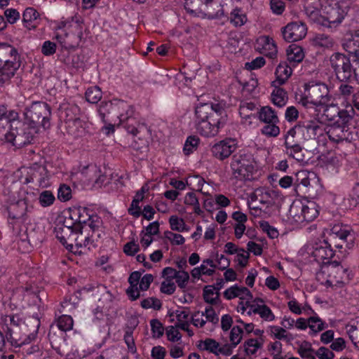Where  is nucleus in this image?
I'll return each mask as SVG.
<instances>
[{"instance_id":"nucleus-1","label":"nucleus","mask_w":359,"mask_h":359,"mask_svg":"<svg viewBox=\"0 0 359 359\" xmlns=\"http://www.w3.org/2000/svg\"><path fill=\"white\" fill-rule=\"evenodd\" d=\"M297 99L298 102L307 109L324 108L323 116L327 121H334L336 117H338L337 121L344 123L353 120L355 113L353 108L349 106L346 109L340 110L337 97L332 96L330 88L324 83L311 81L306 84L304 92Z\"/></svg>"},{"instance_id":"nucleus-2","label":"nucleus","mask_w":359,"mask_h":359,"mask_svg":"<svg viewBox=\"0 0 359 359\" xmlns=\"http://www.w3.org/2000/svg\"><path fill=\"white\" fill-rule=\"evenodd\" d=\"M226 121V113L222 103H200L195 108L194 124L196 130L201 135H217Z\"/></svg>"},{"instance_id":"nucleus-3","label":"nucleus","mask_w":359,"mask_h":359,"mask_svg":"<svg viewBox=\"0 0 359 359\" xmlns=\"http://www.w3.org/2000/svg\"><path fill=\"white\" fill-rule=\"evenodd\" d=\"M347 0H320V8L312 11H307L309 16L313 22L323 26L340 23L349 7Z\"/></svg>"},{"instance_id":"nucleus-4","label":"nucleus","mask_w":359,"mask_h":359,"mask_svg":"<svg viewBox=\"0 0 359 359\" xmlns=\"http://www.w3.org/2000/svg\"><path fill=\"white\" fill-rule=\"evenodd\" d=\"M316 278L327 287L337 289L348 283L351 278L346 266L339 262H332L323 264L320 271L316 273Z\"/></svg>"},{"instance_id":"nucleus-5","label":"nucleus","mask_w":359,"mask_h":359,"mask_svg":"<svg viewBox=\"0 0 359 359\" xmlns=\"http://www.w3.org/2000/svg\"><path fill=\"white\" fill-rule=\"evenodd\" d=\"M0 325L6 333V338L13 346H21L29 344L35 339L36 334L32 333L28 335L20 334L21 327L24 326V321L19 315H2L0 318Z\"/></svg>"},{"instance_id":"nucleus-6","label":"nucleus","mask_w":359,"mask_h":359,"mask_svg":"<svg viewBox=\"0 0 359 359\" xmlns=\"http://www.w3.org/2000/svg\"><path fill=\"white\" fill-rule=\"evenodd\" d=\"M281 198L280 192L267 187L256 189L248 197V206L255 217H260L262 210L273 205Z\"/></svg>"},{"instance_id":"nucleus-7","label":"nucleus","mask_w":359,"mask_h":359,"mask_svg":"<svg viewBox=\"0 0 359 359\" xmlns=\"http://www.w3.org/2000/svg\"><path fill=\"white\" fill-rule=\"evenodd\" d=\"M319 214L318 205L316 202L307 200H295L288 211L291 222L301 224L314 220Z\"/></svg>"},{"instance_id":"nucleus-8","label":"nucleus","mask_w":359,"mask_h":359,"mask_svg":"<svg viewBox=\"0 0 359 359\" xmlns=\"http://www.w3.org/2000/svg\"><path fill=\"white\" fill-rule=\"evenodd\" d=\"M23 114L25 122L36 130V128L39 126H42L43 128L48 126L51 112L48 104L43 102H36L27 107Z\"/></svg>"},{"instance_id":"nucleus-9","label":"nucleus","mask_w":359,"mask_h":359,"mask_svg":"<svg viewBox=\"0 0 359 359\" xmlns=\"http://www.w3.org/2000/svg\"><path fill=\"white\" fill-rule=\"evenodd\" d=\"M184 8L191 13L202 14L208 18L224 15L222 6L217 0H184Z\"/></svg>"},{"instance_id":"nucleus-10","label":"nucleus","mask_w":359,"mask_h":359,"mask_svg":"<svg viewBox=\"0 0 359 359\" xmlns=\"http://www.w3.org/2000/svg\"><path fill=\"white\" fill-rule=\"evenodd\" d=\"M35 133L36 130L26 122L13 121L10 130L5 135V139L13 146L22 147L31 142Z\"/></svg>"},{"instance_id":"nucleus-11","label":"nucleus","mask_w":359,"mask_h":359,"mask_svg":"<svg viewBox=\"0 0 359 359\" xmlns=\"http://www.w3.org/2000/svg\"><path fill=\"white\" fill-rule=\"evenodd\" d=\"M351 122L341 123L336 121L333 124L327 126L325 135L330 140L334 143L351 142L358 137L355 128L351 126Z\"/></svg>"},{"instance_id":"nucleus-12","label":"nucleus","mask_w":359,"mask_h":359,"mask_svg":"<svg viewBox=\"0 0 359 359\" xmlns=\"http://www.w3.org/2000/svg\"><path fill=\"white\" fill-rule=\"evenodd\" d=\"M20 66L19 55L14 47L0 44V72L6 79L14 76Z\"/></svg>"},{"instance_id":"nucleus-13","label":"nucleus","mask_w":359,"mask_h":359,"mask_svg":"<svg viewBox=\"0 0 359 359\" xmlns=\"http://www.w3.org/2000/svg\"><path fill=\"white\" fill-rule=\"evenodd\" d=\"M231 168L236 178L241 180H250L254 178L257 165L250 156L240 155L233 156Z\"/></svg>"},{"instance_id":"nucleus-14","label":"nucleus","mask_w":359,"mask_h":359,"mask_svg":"<svg viewBox=\"0 0 359 359\" xmlns=\"http://www.w3.org/2000/svg\"><path fill=\"white\" fill-rule=\"evenodd\" d=\"M55 28L57 29H69L74 36L72 42L77 46L82 41L83 33L86 29L83 19L79 14L61 18L56 22Z\"/></svg>"},{"instance_id":"nucleus-15","label":"nucleus","mask_w":359,"mask_h":359,"mask_svg":"<svg viewBox=\"0 0 359 359\" xmlns=\"http://www.w3.org/2000/svg\"><path fill=\"white\" fill-rule=\"evenodd\" d=\"M329 65L339 80L346 81L353 77V62L352 61L351 63L350 58L344 54L340 53H333L330 57Z\"/></svg>"},{"instance_id":"nucleus-16","label":"nucleus","mask_w":359,"mask_h":359,"mask_svg":"<svg viewBox=\"0 0 359 359\" xmlns=\"http://www.w3.org/2000/svg\"><path fill=\"white\" fill-rule=\"evenodd\" d=\"M305 251L318 263L327 264L334 256V250L326 240L311 241L305 245Z\"/></svg>"},{"instance_id":"nucleus-17","label":"nucleus","mask_w":359,"mask_h":359,"mask_svg":"<svg viewBox=\"0 0 359 359\" xmlns=\"http://www.w3.org/2000/svg\"><path fill=\"white\" fill-rule=\"evenodd\" d=\"M301 131L305 140L316 138L323 135L324 125L316 118H305L300 121L296 126Z\"/></svg>"},{"instance_id":"nucleus-18","label":"nucleus","mask_w":359,"mask_h":359,"mask_svg":"<svg viewBox=\"0 0 359 359\" xmlns=\"http://www.w3.org/2000/svg\"><path fill=\"white\" fill-rule=\"evenodd\" d=\"M126 130L128 133L134 136L132 143L133 149L139 150L147 147L150 130L146 125L142 123H138L137 126L128 125Z\"/></svg>"},{"instance_id":"nucleus-19","label":"nucleus","mask_w":359,"mask_h":359,"mask_svg":"<svg viewBox=\"0 0 359 359\" xmlns=\"http://www.w3.org/2000/svg\"><path fill=\"white\" fill-rule=\"evenodd\" d=\"M281 32L285 41L287 42L297 41L306 36L307 27L302 22H292L283 27Z\"/></svg>"},{"instance_id":"nucleus-20","label":"nucleus","mask_w":359,"mask_h":359,"mask_svg":"<svg viewBox=\"0 0 359 359\" xmlns=\"http://www.w3.org/2000/svg\"><path fill=\"white\" fill-rule=\"evenodd\" d=\"M197 346L201 351H207L215 355H229L231 354L232 348L229 344H220L212 338L199 340Z\"/></svg>"},{"instance_id":"nucleus-21","label":"nucleus","mask_w":359,"mask_h":359,"mask_svg":"<svg viewBox=\"0 0 359 359\" xmlns=\"http://www.w3.org/2000/svg\"><path fill=\"white\" fill-rule=\"evenodd\" d=\"M86 226H81V229L75 231V235L72 238V250H69L75 254L83 253V249H90L93 245V241L89 236Z\"/></svg>"},{"instance_id":"nucleus-22","label":"nucleus","mask_w":359,"mask_h":359,"mask_svg":"<svg viewBox=\"0 0 359 359\" xmlns=\"http://www.w3.org/2000/svg\"><path fill=\"white\" fill-rule=\"evenodd\" d=\"M205 314L202 313H196L190 314L189 311L184 309L181 311V330L186 331L189 337L194 334V332L189 327V322L193 323L196 327H203L205 324Z\"/></svg>"},{"instance_id":"nucleus-23","label":"nucleus","mask_w":359,"mask_h":359,"mask_svg":"<svg viewBox=\"0 0 359 359\" xmlns=\"http://www.w3.org/2000/svg\"><path fill=\"white\" fill-rule=\"evenodd\" d=\"M29 196L18 200L16 203L11 204L8 208L9 216L13 219H23L28 212L33 209L32 204L29 202Z\"/></svg>"},{"instance_id":"nucleus-24","label":"nucleus","mask_w":359,"mask_h":359,"mask_svg":"<svg viewBox=\"0 0 359 359\" xmlns=\"http://www.w3.org/2000/svg\"><path fill=\"white\" fill-rule=\"evenodd\" d=\"M252 314H258L262 320L267 322H272L276 319L272 310L265 304L263 299L259 298L254 299V304H252L249 311L245 313L249 316Z\"/></svg>"},{"instance_id":"nucleus-25","label":"nucleus","mask_w":359,"mask_h":359,"mask_svg":"<svg viewBox=\"0 0 359 359\" xmlns=\"http://www.w3.org/2000/svg\"><path fill=\"white\" fill-rule=\"evenodd\" d=\"M29 177L26 178V182H35L41 187H46L48 185V171L43 165L34 164L29 168L28 171Z\"/></svg>"},{"instance_id":"nucleus-26","label":"nucleus","mask_w":359,"mask_h":359,"mask_svg":"<svg viewBox=\"0 0 359 359\" xmlns=\"http://www.w3.org/2000/svg\"><path fill=\"white\" fill-rule=\"evenodd\" d=\"M237 142L235 139H226L215 144L212 149L213 155L219 159L229 157L236 149Z\"/></svg>"},{"instance_id":"nucleus-27","label":"nucleus","mask_w":359,"mask_h":359,"mask_svg":"<svg viewBox=\"0 0 359 359\" xmlns=\"http://www.w3.org/2000/svg\"><path fill=\"white\" fill-rule=\"evenodd\" d=\"M255 48L269 57H274L277 53V48L273 40L267 36H261L257 39Z\"/></svg>"},{"instance_id":"nucleus-28","label":"nucleus","mask_w":359,"mask_h":359,"mask_svg":"<svg viewBox=\"0 0 359 359\" xmlns=\"http://www.w3.org/2000/svg\"><path fill=\"white\" fill-rule=\"evenodd\" d=\"M89 123L78 118L74 122H69V125H67L65 128L69 135L74 138H79L89 133Z\"/></svg>"},{"instance_id":"nucleus-29","label":"nucleus","mask_w":359,"mask_h":359,"mask_svg":"<svg viewBox=\"0 0 359 359\" xmlns=\"http://www.w3.org/2000/svg\"><path fill=\"white\" fill-rule=\"evenodd\" d=\"M252 297L251 292L247 287L241 286L239 291V296H238L240 301L237 305V311L243 315H245L252 304H254Z\"/></svg>"},{"instance_id":"nucleus-30","label":"nucleus","mask_w":359,"mask_h":359,"mask_svg":"<svg viewBox=\"0 0 359 359\" xmlns=\"http://www.w3.org/2000/svg\"><path fill=\"white\" fill-rule=\"evenodd\" d=\"M127 107L123 100H113L109 102H102L98 109V114L102 121L104 122L107 114H113L114 115L115 109H124Z\"/></svg>"},{"instance_id":"nucleus-31","label":"nucleus","mask_w":359,"mask_h":359,"mask_svg":"<svg viewBox=\"0 0 359 359\" xmlns=\"http://www.w3.org/2000/svg\"><path fill=\"white\" fill-rule=\"evenodd\" d=\"M55 233L56 238L67 250H72V238L76 236L74 230L66 226H56Z\"/></svg>"},{"instance_id":"nucleus-32","label":"nucleus","mask_w":359,"mask_h":359,"mask_svg":"<svg viewBox=\"0 0 359 359\" xmlns=\"http://www.w3.org/2000/svg\"><path fill=\"white\" fill-rule=\"evenodd\" d=\"M81 172L89 182H93L97 184L103 182L105 177L101 174L100 168L97 165L93 163L83 166Z\"/></svg>"},{"instance_id":"nucleus-33","label":"nucleus","mask_w":359,"mask_h":359,"mask_svg":"<svg viewBox=\"0 0 359 359\" xmlns=\"http://www.w3.org/2000/svg\"><path fill=\"white\" fill-rule=\"evenodd\" d=\"M289 311L295 315H311L313 313V310L311 306L304 302L299 303L294 297H291L287 302Z\"/></svg>"},{"instance_id":"nucleus-34","label":"nucleus","mask_w":359,"mask_h":359,"mask_svg":"<svg viewBox=\"0 0 359 359\" xmlns=\"http://www.w3.org/2000/svg\"><path fill=\"white\" fill-rule=\"evenodd\" d=\"M40 14L34 8H27L22 13V23L29 29H34L39 23Z\"/></svg>"},{"instance_id":"nucleus-35","label":"nucleus","mask_w":359,"mask_h":359,"mask_svg":"<svg viewBox=\"0 0 359 359\" xmlns=\"http://www.w3.org/2000/svg\"><path fill=\"white\" fill-rule=\"evenodd\" d=\"M284 145L285 147H292L297 144H302L305 141L304 135L301 133L299 128L294 126L290 128L284 135Z\"/></svg>"},{"instance_id":"nucleus-36","label":"nucleus","mask_w":359,"mask_h":359,"mask_svg":"<svg viewBox=\"0 0 359 359\" xmlns=\"http://www.w3.org/2000/svg\"><path fill=\"white\" fill-rule=\"evenodd\" d=\"M292 73V67L286 62L280 63L276 70V79L273 82V85H283L289 79Z\"/></svg>"},{"instance_id":"nucleus-37","label":"nucleus","mask_w":359,"mask_h":359,"mask_svg":"<svg viewBox=\"0 0 359 359\" xmlns=\"http://www.w3.org/2000/svg\"><path fill=\"white\" fill-rule=\"evenodd\" d=\"M286 55L288 62L291 64L301 62L304 57L303 48L297 44L290 45L286 50Z\"/></svg>"},{"instance_id":"nucleus-38","label":"nucleus","mask_w":359,"mask_h":359,"mask_svg":"<svg viewBox=\"0 0 359 359\" xmlns=\"http://www.w3.org/2000/svg\"><path fill=\"white\" fill-rule=\"evenodd\" d=\"M309 316V328L311 334L316 335L327 327V324L314 311Z\"/></svg>"},{"instance_id":"nucleus-39","label":"nucleus","mask_w":359,"mask_h":359,"mask_svg":"<svg viewBox=\"0 0 359 359\" xmlns=\"http://www.w3.org/2000/svg\"><path fill=\"white\" fill-rule=\"evenodd\" d=\"M297 177L299 184L307 188L313 187L318 182V178L313 172L302 170L297 173Z\"/></svg>"},{"instance_id":"nucleus-40","label":"nucleus","mask_w":359,"mask_h":359,"mask_svg":"<svg viewBox=\"0 0 359 359\" xmlns=\"http://www.w3.org/2000/svg\"><path fill=\"white\" fill-rule=\"evenodd\" d=\"M258 118L265 123L278 122V118L275 111L269 106L263 107L259 109Z\"/></svg>"},{"instance_id":"nucleus-41","label":"nucleus","mask_w":359,"mask_h":359,"mask_svg":"<svg viewBox=\"0 0 359 359\" xmlns=\"http://www.w3.org/2000/svg\"><path fill=\"white\" fill-rule=\"evenodd\" d=\"M330 235L331 238H338L341 241H345L351 236V230L348 226L337 224L332 227Z\"/></svg>"},{"instance_id":"nucleus-42","label":"nucleus","mask_w":359,"mask_h":359,"mask_svg":"<svg viewBox=\"0 0 359 359\" xmlns=\"http://www.w3.org/2000/svg\"><path fill=\"white\" fill-rule=\"evenodd\" d=\"M204 183V180L198 175L189 176L185 182L181 180V190L184 189L187 185L193 191H200L202 190Z\"/></svg>"},{"instance_id":"nucleus-43","label":"nucleus","mask_w":359,"mask_h":359,"mask_svg":"<svg viewBox=\"0 0 359 359\" xmlns=\"http://www.w3.org/2000/svg\"><path fill=\"white\" fill-rule=\"evenodd\" d=\"M344 48L351 55L352 61L359 62V34H356L352 39L344 44Z\"/></svg>"},{"instance_id":"nucleus-44","label":"nucleus","mask_w":359,"mask_h":359,"mask_svg":"<svg viewBox=\"0 0 359 359\" xmlns=\"http://www.w3.org/2000/svg\"><path fill=\"white\" fill-rule=\"evenodd\" d=\"M287 95L285 90L277 88L276 86L271 93V101L277 107H282L287 103Z\"/></svg>"},{"instance_id":"nucleus-45","label":"nucleus","mask_w":359,"mask_h":359,"mask_svg":"<svg viewBox=\"0 0 359 359\" xmlns=\"http://www.w3.org/2000/svg\"><path fill=\"white\" fill-rule=\"evenodd\" d=\"M219 288L213 285H207L203 289V298L207 303L217 304L219 299Z\"/></svg>"},{"instance_id":"nucleus-46","label":"nucleus","mask_w":359,"mask_h":359,"mask_svg":"<svg viewBox=\"0 0 359 359\" xmlns=\"http://www.w3.org/2000/svg\"><path fill=\"white\" fill-rule=\"evenodd\" d=\"M123 102L128 107L124 109H115L114 116L118 119L119 122L124 123L131 119L134 115V110L131 105L123 100Z\"/></svg>"},{"instance_id":"nucleus-47","label":"nucleus","mask_w":359,"mask_h":359,"mask_svg":"<svg viewBox=\"0 0 359 359\" xmlns=\"http://www.w3.org/2000/svg\"><path fill=\"white\" fill-rule=\"evenodd\" d=\"M285 152L289 156L292 157L299 162H302L305 160L302 144H297L294 146L292 145V147H285Z\"/></svg>"},{"instance_id":"nucleus-48","label":"nucleus","mask_w":359,"mask_h":359,"mask_svg":"<svg viewBox=\"0 0 359 359\" xmlns=\"http://www.w3.org/2000/svg\"><path fill=\"white\" fill-rule=\"evenodd\" d=\"M79 109L77 106L67 107L61 113V116L64 118L65 126L69 125V122H74V120L79 118L78 112Z\"/></svg>"},{"instance_id":"nucleus-49","label":"nucleus","mask_w":359,"mask_h":359,"mask_svg":"<svg viewBox=\"0 0 359 359\" xmlns=\"http://www.w3.org/2000/svg\"><path fill=\"white\" fill-rule=\"evenodd\" d=\"M269 335L278 340H286L289 339V334L283 327L271 325L268 327Z\"/></svg>"},{"instance_id":"nucleus-50","label":"nucleus","mask_w":359,"mask_h":359,"mask_svg":"<svg viewBox=\"0 0 359 359\" xmlns=\"http://www.w3.org/2000/svg\"><path fill=\"white\" fill-rule=\"evenodd\" d=\"M38 199L40 205L43 208H46L54 203L55 197L52 191L45 190L40 193Z\"/></svg>"},{"instance_id":"nucleus-51","label":"nucleus","mask_w":359,"mask_h":359,"mask_svg":"<svg viewBox=\"0 0 359 359\" xmlns=\"http://www.w3.org/2000/svg\"><path fill=\"white\" fill-rule=\"evenodd\" d=\"M102 97V92L99 87L92 86L86 92V99L90 103H97Z\"/></svg>"},{"instance_id":"nucleus-52","label":"nucleus","mask_w":359,"mask_h":359,"mask_svg":"<svg viewBox=\"0 0 359 359\" xmlns=\"http://www.w3.org/2000/svg\"><path fill=\"white\" fill-rule=\"evenodd\" d=\"M199 144V138L197 136L191 135L187 137L185 141L183 151L185 155H189L196 150Z\"/></svg>"},{"instance_id":"nucleus-53","label":"nucleus","mask_w":359,"mask_h":359,"mask_svg":"<svg viewBox=\"0 0 359 359\" xmlns=\"http://www.w3.org/2000/svg\"><path fill=\"white\" fill-rule=\"evenodd\" d=\"M298 353L305 359H315V351L309 342H302L298 348Z\"/></svg>"},{"instance_id":"nucleus-54","label":"nucleus","mask_w":359,"mask_h":359,"mask_svg":"<svg viewBox=\"0 0 359 359\" xmlns=\"http://www.w3.org/2000/svg\"><path fill=\"white\" fill-rule=\"evenodd\" d=\"M230 20L235 26L238 27L246 22L247 17L241 9L236 8L231 13Z\"/></svg>"},{"instance_id":"nucleus-55","label":"nucleus","mask_w":359,"mask_h":359,"mask_svg":"<svg viewBox=\"0 0 359 359\" xmlns=\"http://www.w3.org/2000/svg\"><path fill=\"white\" fill-rule=\"evenodd\" d=\"M57 326L63 332L70 330L73 327V319L69 315H62L57 320Z\"/></svg>"},{"instance_id":"nucleus-56","label":"nucleus","mask_w":359,"mask_h":359,"mask_svg":"<svg viewBox=\"0 0 359 359\" xmlns=\"http://www.w3.org/2000/svg\"><path fill=\"white\" fill-rule=\"evenodd\" d=\"M262 344L256 339H250L244 344V351L248 355H254L261 348Z\"/></svg>"},{"instance_id":"nucleus-57","label":"nucleus","mask_w":359,"mask_h":359,"mask_svg":"<svg viewBox=\"0 0 359 359\" xmlns=\"http://www.w3.org/2000/svg\"><path fill=\"white\" fill-rule=\"evenodd\" d=\"M152 337L154 338H160L163 335L165 328L158 319H152L150 321Z\"/></svg>"},{"instance_id":"nucleus-58","label":"nucleus","mask_w":359,"mask_h":359,"mask_svg":"<svg viewBox=\"0 0 359 359\" xmlns=\"http://www.w3.org/2000/svg\"><path fill=\"white\" fill-rule=\"evenodd\" d=\"M250 254L247 250L241 248L236 254L235 262L238 266L241 268H245L249 263Z\"/></svg>"},{"instance_id":"nucleus-59","label":"nucleus","mask_w":359,"mask_h":359,"mask_svg":"<svg viewBox=\"0 0 359 359\" xmlns=\"http://www.w3.org/2000/svg\"><path fill=\"white\" fill-rule=\"evenodd\" d=\"M257 109V105L252 102H241L239 107V114L241 117H248L250 113H253Z\"/></svg>"},{"instance_id":"nucleus-60","label":"nucleus","mask_w":359,"mask_h":359,"mask_svg":"<svg viewBox=\"0 0 359 359\" xmlns=\"http://www.w3.org/2000/svg\"><path fill=\"white\" fill-rule=\"evenodd\" d=\"M4 17L6 18L5 21L7 23L13 25L16 23L20 19V13L17 9L9 8L4 11Z\"/></svg>"},{"instance_id":"nucleus-61","label":"nucleus","mask_w":359,"mask_h":359,"mask_svg":"<svg viewBox=\"0 0 359 359\" xmlns=\"http://www.w3.org/2000/svg\"><path fill=\"white\" fill-rule=\"evenodd\" d=\"M313 43L317 46L330 48L333 45V40L330 36L321 34H318L314 37Z\"/></svg>"},{"instance_id":"nucleus-62","label":"nucleus","mask_w":359,"mask_h":359,"mask_svg":"<svg viewBox=\"0 0 359 359\" xmlns=\"http://www.w3.org/2000/svg\"><path fill=\"white\" fill-rule=\"evenodd\" d=\"M243 338V330L239 326H233L230 332V341L233 347H236Z\"/></svg>"},{"instance_id":"nucleus-63","label":"nucleus","mask_w":359,"mask_h":359,"mask_svg":"<svg viewBox=\"0 0 359 359\" xmlns=\"http://www.w3.org/2000/svg\"><path fill=\"white\" fill-rule=\"evenodd\" d=\"M277 123H267L262 128V133L267 137H276L280 134V128L276 125Z\"/></svg>"},{"instance_id":"nucleus-64","label":"nucleus","mask_w":359,"mask_h":359,"mask_svg":"<svg viewBox=\"0 0 359 359\" xmlns=\"http://www.w3.org/2000/svg\"><path fill=\"white\" fill-rule=\"evenodd\" d=\"M215 267L214 262L209 259L203 260L199 266L202 274L205 276H212L215 272Z\"/></svg>"}]
</instances>
